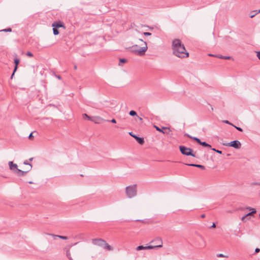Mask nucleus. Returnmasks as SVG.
I'll use <instances>...</instances> for the list:
<instances>
[{
    "label": "nucleus",
    "mask_w": 260,
    "mask_h": 260,
    "mask_svg": "<svg viewBox=\"0 0 260 260\" xmlns=\"http://www.w3.org/2000/svg\"><path fill=\"white\" fill-rule=\"evenodd\" d=\"M173 54L179 58H187L189 53L186 51L184 45L179 39H175L172 42Z\"/></svg>",
    "instance_id": "obj_1"
},
{
    "label": "nucleus",
    "mask_w": 260,
    "mask_h": 260,
    "mask_svg": "<svg viewBox=\"0 0 260 260\" xmlns=\"http://www.w3.org/2000/svg\"><path fill=\"white\" fill-rule=\"evenodd\" d=\"M144 46L142 47H140L137 45H133L130 48L131 52L139 56L144 55L148 48L146 42H144Z\"/></svg>",
    "instance_id": "obj_2"
},
{
    "label": "nucleus",
    "mask_w": 260,
    "mask_h": 260,
    "mask_svg": "<svg viewBox=\"0 0 260 260\" xmlns=\"http://www.w3.org/2000/svg\"><path fill=\"white\" fill-rule=\"evenodd\" d=\"M8 164L10 169L18 176H24L29 172V170L24 171L18 169L17 164H14L12 161H9Z\"/></svg>",
    "instance_id": "obj_3"
},
{
    "label": "nucleus",
    "mask_w": 260,
    "mask_h": 260,
    "mask_svg": "<svg viewBox=\"0 0 260 260\" xmlns=\"http://www.w3.org/2000/svg\"><path fill=\"white\" fill-rule=\"evenodd\" d=\"M125 192L128 198L134 197L137 194V185L134 184L127 186L125 188Z\"/></svg>",
    "instance_id": "obj_4"
},
{
    "label": "nucleus",
    "mask_w": 260,
    "mask_h": 260,
    "mask_svg": "<svg viewBox=\"0 0 260 260\" xmlns=\"http://www.w3.org/2000/svg\"><path fill=\"white\" fill-rule=\"evenodd\" d=\"M179 148L181 153L184 155L191 156L194 157H197L195 154L193 153V150L190 148L181 145L179 146Z\"/></svg>",
    "instance_id": "obj_5"
},
{
    "label": "nucleus",
    "mask_w": 260,
    "mask_h": 260,
    "mask_svg": "<svg viewBox=\"0 0 260 260\" xmlns=\"http://www.w3.org/2000/svg\"><path fill=\"white\" fill-rule=\"evenodd\" d=\"M150 243H153L154 245H151L152 249H157L162 247L163 242L160 237H157L150 241Z\"/></svg>",
    "instance_id": "obj_6"
},
{
    "label": "nucleus",
    "mask_w": 260,
    "mask_h": 260,
    "mask_svg": "<svg viewBox=\"0 0 260 260\" xmlns=\"http://www.w3.org/2000/svg\"><path fill=\"white\" fill-rule=\"evenodd\" d=\"M223 145L224 146L232 147L235 149H239L241 146L240 142L238 140H235L228 143H223Z\"/></svg>",
    "instance_id": "obj_7"
},
{
    "label": "nucleus",
    "mask_w": 260,
    "mask_h": 260,
    "mask_svg": "<svg viewBox=\"0 0 260 260\" xmlns=\"http://www.w3.org/2000/svg\"><path fill=\"white\" fill-rule=\"evenodd\" d=\"M154 127L155 128L156 131L162 133L164 134L169 135L171 132L170 128L167 127L162 126V128H159L157 126L154 125Z\"/></svg>",
    "instance_id": "obj_8"
},
{
    "label": "nucleus",
    "mask_w": 260,
    "mask_h": 260,
    "mask_svg": "<svg viewBox=\"0 0 260 260\" xmlns=\"http://www.w3.org/2000/svg\"><path fill=\"white\" fill-rule=\"evenodd\" d=\"M105 240L101 239V238H96L93 239L92 240V243L93 244L95 245H97L99 246L102 247L104 246V244L105 243Z\"/></svg>",
    "instance_id": "obj_9"
},
{
    "label": "nucleus",
    "mask_w": 260,
    "mask_h": 260,
    "mask_svg": "<svg viewBox=\"0 0 260 260\" xmlns=\"http://www.w3.org/2000/svg\"><path fill=\"white\" fill-rule=\"evenodd\" d=\"M129 135L132 136L133 138H134L136 141L138 142V143L141 145H142L144 143V139L143 137H139L134 134L133 132H130L129 133Z\"/></svg>",
    "instance_id": "obj_10"
},
{
    "label": "nucleus",
    "mask_w": 260,
    "mask_h": 260,
    "mask_svg": "<svg viewBox=\"0 0 260 260\" xmlns=\"http://www.w3.org/2000/svg\"><path fill=\"white\" fill-rule=\"evenodd\" d=\"M52 26L53 27H55L56 28H59V27H63V28H65L64 25L63 23L60 21H54L52 24Z\"/></svg>",
    "instance_id": "obj_11"
},
{
    "label": "nucleus",
    "mask_w": 260,
    "mask_h": 260,
    "mask_svg": "<svg viewBox=\"0 0 260 260\" xmlns=\"http://www.w3.org/2000/svg\"><path fill=\"white\" fill-rule=\"evenodd\" d=\"M19 62H20V60L18 58H15L14 59V63H15V67H14V71H13V72L11 76V79H12L13 78V77L15 74V72L16 71L17 69V68H18V64L19 63Z\"/></svg>",
    "instance_id": "obj_12"
},
{
    "label": "nucleus",
    "mask_w": 260,
    "mask_h": 260,
    "mask_svg": "<svg viewBox=\"0 0 260 260\" xmlns=\"http://www.w3.org/2000/svg\"><path fill=\"white\" fill-rule=\"evenodd\" d=\"M146 249H152V247L151 245H148L147 246H144L143 245H140L137 247L136 250L137 251L141 250H146Z\"/></svg>",
    "instance_id": "obj_13"
},
{
    "label": "nucleus",
    "mask_w": 260,
    "mask_h": 260,
    "mask_svg": "<svg viewBox=\"0 0 260 260\" xmlns=\"http://www.w3.org/2000/svg\"><path fill=\"white\" fill-rule=\"evenodd\" d=\"M185 165L191 167H195L201 169L202 170H205V167L201 165L194 164H185Z\"/></svg>",
    "instance_id": "obj_14"
},
{
    "label": "nucleus",
    "mask_w": 260,
    "mask_h": 260,
    "mask_svg": "<svg viewBox=\"0 0 260 260\" xmlns=\"http://www.w3.org/2000/svg\"><path fill=\"white\" fill-rule=\"evenodd\" d=\"M103 247L106 250L112 251L113 250V248L109 244H108L106 241L105 242V243L104 244V246H103Z\"/></svg>",
    "instance_id": "obj_15"
},
{
    "label": "nucleus",
    "mask_w": 260,
    "mask_h": 260,
    "mask_svg": "<svg viewBox=\"0 0 260 260\" xmlns=\"http://www.w3.org/2000/svg\"><path fill=\"white\" fill-rule=\"evenodd\" d=\"M260 13V10H256L251 11L249 13L250 17L253 18L256 15Z\"/></svg>",
    "instance_id": "obj_16"
},
{
    "label": "nucleus",
    "mask_w": 260,
    "mask_h": 260,
    "mask_svg": "<svg viewBox=\"0 0 260 260\" xmlns=\"http://www.w3.org/2000/svg\"><path fill=\"white\" fill-rule=\"evenodd\" d=\"M50 235L53 237L54 240H55L56 238H60L61 239H63V240H67L68 239V237H67V236L56 235H54V234H50Z\"/></svg>",
    "instance_id": "obj_17"
},
{
    "label": "nucleus",
    "mask_w": 260,
    "mask_h": 260,
    "mask_svg": "<svg viewBox=\"0 0 260 260\" xmlns=\"http://www.w3.org/2000/svg\"><path fill=\"white\" fill-rule=\"evenodd\" d=\"M101 118L100 117H92L90 121H93L96 123L100 122V120Z\"/></svg>",
    "instance_id": "obj_18"
},
{
    "label": "nucleus",
    "mask_w": 260,
    "mask_h": 260,
    "mask_svg": "<svg viewBox=\"0 0 260 260\" xmlns=\"http://www.w3.org/2000/svg\"><path fill=\"white\" fill-rule=\"evenodd\" d=\"M199 144L205 147H211V146L210 144L206 143V142H202L201 141L199 143Z\"/></svg>",
    "instance_id": "obj_19"
},
{
    "label": "nucleus",
    "mask_w": 260,
    "mask_h": 260,
    "mask_svg": "<svg viewBox=\"0 0 260 260\" xmlns=\"http://www.w3.org/2000/svg\"><path fill=\"white\" fill-rule=\"evenodd\" d=\"M246 209H248L249 211H251L250 212L251 213H252V215L254 214L256 212V210L255 209L252 208L250 207H248L246 208Z\"/></svg>",
    "instance_id": "obj_20"
},
{
    "label": "nucleus",
    "mask_w": 260,
    "mask_h": 260,
    "mask_svg": "<svg viewBox=\"0 0 260 260\" xmlns=\"http://www.w3.org/2000/svg\"><path fill=\"white\" fill-rule=\"evenodd\" d=\"M53 34L54 35H57L59 33V30H58V28H56L55 27L53 28Z\"/></svg>",
    "instance_id": "obj_21"
},
{
    "label": "nucleus",
    "mask_w": 260,
    "mask_h": 260,
    "mask_svg": "<svg viewBox=\"0 0 260 260\" xmlns=\"http://www.w3.org/2000/svg\"><path fill=\"white\" fill-rule=\"evenodd\" d=\"M83 118H87L88 120H90L92 117L88 116L87 114L84 113L82 115Z\"/></svg>",
    "instance_id": "obj_22"
},
{
    "label": "nucleus",
    "mask_w": 260,
    "mask_h": 260,
    "mask_svg": "<svg viewBox=\"0 0 260 260\" xmlns=\"http://www.w3.org/2000/svg\"><path fill=\"white\" fill-rule=\"evenodd\" d=\"M129 114L132 116H135L137 115V112L134 110L130 111V112H129Z\"/></svg>",
    "instance_id": "obj_23"
},
{
    "label": "nucleus",
    "mask_w": 260,
    "mask_h": 260,
    "mask_svg": "<svg viewBox=\"0 0 260 260\" xmlns=\"http://www.w3.org/2000/svg\"><path fill=\"white\" fill-rule=\"evenodd\" d=\"M127 61V60L125 58H120L119 59V66H121V63H125Z\"/></svg>",
    "instance_id": "obj_24"
},
{
    "label": "nucleus",
    "mask_w": 260,
    "mask_h": 260,
    "mask_svg": "<svg viewBox=\"0 0 260 260\" xmlns=\"http://www.w3.org/2000/svg\"><path fill=\"white\" fill-rule=\"evenodd\" d=\"M23 164H24V165H29V166H30V168H29V169L28 170H29V171L31 169V168H32V166H31V165L30 163H29V162H28V161H27V160H25L23 162Z\"/></svg>",
    "instance_id": "obj_25"
},
{
    "label": "nucleus",
    "mask_w": 260,
    "mask_h": 260,
    "mask_svg": "<svg viewBox=\"0 0 260 260\" xmlns=\"http://www.w3.org/2000/svg\"><path fill=\"white\" fill-rule=\"evenodd\" d=\"M0 31L11 32L12 29L11 28H7L6 29H2V30H0Z\"/></svg>",
    "instance_id": "obj_26"
},
{
    "label": "nucleus",
    "mask_w": 260,
    "mask_h": 260,
    "mask_svg": "<svg viewBox=\"0 0 260 260\" xmlns=\"http://www.w3.org/2000/svg\"><path fill=\"white\" fill-rule=\"evenodd\" d=\"M191 139L194 140L195 141H196L199 144V143L201 141V140L200 139H199L197 137H192V138H191Z\"/></svg>",
    "instance_id": "obj_27"
},
{
    "label": "nucleus",
    "mask_w": 260,
    "mask_h": 260,
    "mask_svg": "<svg viewBox=\"0 0 260 260\" xmlns=\"http://www.w3.org/2000/svg\"><path fill=\"white\" fill-rule=\"evenodd\" d=\"M252 215H252V213H251V212H249L248 213H247V214H246L245 216H243V217H242V219H242V220H244V219L246 217H247V216H252Z\"/></svg>",
    "instance_id": "obj_28"
},
{
    "label": "nucleus",
    "mask_w": 260,
    "mask_h": 260,
    "mask_svg": "<svg viewBox=\"0 0 260 260\" xmlns=\"http://www.w3.org/2000/svg\"><path fill=\"white\" fill-rule=\"evenodd\" d=\"M66 255H67V256L68 257L69 259H70V260H72V258L71 256V253H70L69 250H67V253H66Z\"/></svg>",
    "instance_id": "obj_29"
},
{
    "label": "nucleus",
    "mask_w": 260,
    "mask_h": 260,
    "mask_svg": "<svg viewBox=\"0 0 260 260\" xmlns=\"http://www.w3.org/2000/svg\"><path fill=\"white\" fill-rule=\"evenodd\" d=\"M212 150L216 152L217 153H218L219 154H222V153L221 150H217L215 148H212Z\"/></svg>",
    "instance_id": "obj_30"
},
{
    "label": "nucleus",
    "mask_w": 260,
    "mask_h": 260,
    "mask_svg": "<svg viewBox=\"0 0 260 260\" xmlns=\"http://www.w3.org/2000/svg\"><path fill=\"white\" fill-rule=\"evenodd\" d=\"M233 126H234L235 127V128L236 129H237L238 131H240V132H243V129L242 128L240 127H238V126H236L234 125H233Z\"/></svg>",
    "instance_id": "obj_31"
},
{
    "label": "nucleus",
    "mask_w": 260,
    "mask_h": 260,
    "mask_svg": "<svg viewBox=\"0 0 260 260\" xmlns=\"http://www.w3.org/2000/svg\"><path fill=\"white\" fill-rule=\"evenodd\" d=\"M26 55L29 57H32L34 56L33 54L29 51L26 53Z\"/></svg>",
    "instance_id": "obj_32"
},
{
    "label": "nucleus",
    "mask_w": 260,
    "mask_h": 260,
    "mask_svg": "<svg viewBox=\"0 0 260 260\" xmlns=\"http://www.w3.org/2000/svg\"><path fill=\"white\" fill-rule=\"evenodd\" d=\"M232 57L229 56H223L222 59H230Z\"/></svg>",
    "instance_id": "obj_33"
},
{
    "label": "nucleus",
    "mask_w": 260,
    "mask_h": 260,
    "mask_svg": "<svg viewBox=\"0 0 260 260\" xmlns=\"http://www.w3.org/2000/svg\"><path fill=\"white\" fill-rule=\"evenodd\" d=\"M143 35L144 36H151V33L150 32H144L143 33Z\"/></svg>",
    "instance_id": "obj_34"
},
{
    "label": "nucleus",
    "mask_w": 260,
    "mask_h": 260,
    "mask_svg": "<svg viewBox=\"0 0 260 260\" xmlns=\"http://www.w3.org/2000/svg\"><path fill=\"white\" fill-rule=\"evenodd\" d=\"M224 123H226V124H230V125H231L232 126H233L234 124H233L232 123H231L228 120H224L223 121Z\"/></svg>",
    "instance_id": "obj_35"
},
{
    "label": "nucleus",
    "mask_w": 260,
    "mask_h": 260,
    "mask_svg": "<svg viewBox=\"0 0 260 260\" xmlns=\"http://www.w3.org/2000/svg\"><path fill=\"white\" fill-rule=\"evenodd\" d=\"M107 121L111 122L113 123H116V120L114 118L112 119L111 120H107Z\"/></svg>",
    "instance_id": "obj_36"
},
{
    "label": "nucleus",
    "mask_w": 260,
    "mask_h": 260,
    "mask_svg": "<svg viewBox=\"0 0 260 260\" xmlns=\"http://www.w3.org/2000/svg\"><path fill=\"white\" fill-rule=\"evenodd\" d=\"M217 256L218 257H224L225 256L222 253H219L217 254Z\"/></svg>",
    "instance_id": "obj_37"
},
{
    "label": "nucleus",
    "mask_w": 260,
    "mask_h": 260,
    "mask_svg": "<svg viewBox=\"0 0 260 260\" xmlns=\"http://www.w3.org/2000/svg\"><path fill=\"white\" fill-rule=\"evenodd\" d=\"M256 53H257L256 56H257V58L260 60V51L256 52Z\"/></svg>",
    "instance_id": "obj_38"
},
{
    "label": "nucleus",
    "mask_w": 260,
    "mask_h": 260,
    "mask_svg": "<svg viewBox=\"0 0 260 260\" xmlns=\"http://www.w3.org/2000/svg\"><path fill=\"white\" fill-rule=\"evenodd\" d=\"M216 57L219 58H221V59H222V57H223V55H216L215 56Z\"/></svg>",
    "instance_id": "obj_39"
},
{
    "label": "nucleus",
    "mask_w": 260,
    "mask_h": 260,
    "mask_svg": "<svg viewBox=\"0 0 260 260\" xmlns=\"http://www.w3.org/2000/svg\"><path fill=\"white\" fill-rule=\"evenodd\" d=\"M259 251H260L259 248H256L255 249V253H258V252H259Z\"/></svg>",
    "instance_id": "obj_40"
},
{
    "label": "nucleus",
    "mask_w": 260,
    "mask_h": 260,
    "mask_svg": "<svg viewBox=\"0 0 260 260\" xmlns=\"http://www.w3.org/2000/svg\"><path fill=\"white\" fill-rule=\"evenodd\" d=\"M32 134H33V133L32 132V133H31L29 134V136H28V138H29V139H31V138H32V137H34V136H33V135H32Z\"/></svg>",
    "instance_id": "obj_41"
},
{
    "label": "nucleus",
    "mask_w": 260,
    "mask_h": 260,
    "mask_svg": "<svg viewBox=\"0 0 260 260\" xmlns=\"http://www.w3.org/2000/svg\"><path fill=\"white\" fill-rule=\"evenodd\" d=\"M251 184L253 185H260V183L254 182V183H252Z\"/></svg>",
    "instance_id": "obj_42"
},
{
    "label": "nucleus",
    "mask_w": 260,
    "mask_h": 260,
    "mask_svg": "<svg viewBox=\"0 0 260 260\" xmlns=\"http://www.w3.org/2000/svg\"><path fill=\"white\" fill-rule=\"evenodd\" d=\"M215 227H216V224L214 222H213L212 225L211 226V228H214Z\"/></svg>",
    "instance_id": "obj_43"
},
{
    "label": "nucleus",
    "mask_w": 260,
    "mask_h": 260,
    "mask_svg": "<svg viewBox=\"0 0 260 260\" xmlns=\"http://www.w3.org/2000/svg\"><path fill=\"white\" fill-rule=\"evenodd\" d=\"M56 77L58 79H61V76H59V75H57V76L56 75Z\"/></svg>",
    "instance_id": "obj_44"
},
{
    "label": "nucleus",
    "mask_w": 260,
    "mask_h": 260,
    "mask_svg": "<svg viewBox=\"0 0 260 260\" xmlns=\"http://www.w3.org/2000/svg\"><path fill=\"white\" fill-rule=\"evenodd\" d=\"M205 217V214H202L201 215V217L202 218H204Z\"/></svg>",
    "instance_id": "obj_45"
},
{
    "label": "nucleus",
    "mask_w": 260,
    "mask_h": 260,
    "mask_svg": "<svg viewBox=\"0 0 260 260\" xmlns=\"http://www.w3.org/2000/svg\"><path fill=\"white\" fill-rule=\"evenodd\" d=\"M186 136H187V137H188V138H190V139H191V138H192V136H190V135H188V134H187V135H186Z\"/></svg>",
    "instance_id": "obj_46"
},
{
    "label": "nucleus",
    "mask_w": 260,
    "mask_h": 260,
    "mask_svg": "<svg viewBox=\"0 0 260 260\" xmlns=\"http://www.w3.org/2000/svg\"><path fill=\"white\" fill-rule=\"evenodd\" d=\"M74 68L75 70H76L77 68V66L76 65H74Z\"/></svg>",
    "instance_id": "obj_47"
},
{
    "label": "nucleus",
    "mask_w": 260,
    "mask_h": 260,
    "mask_svg": "<svg viewBox=\"0 0 260 260\" xmlns=\"http://www.w3.org/2000/svg\"><path fill=\"white\" fill-rule=\"evenodd\" d=\"M32 159H33V158H32V157L30 158L29 159V160L30 161H31Z\"/></svg>",
    "instance_id": "obj_48"
},
{
    "label": "nucleus",
    "mask_w": 260,
    "mask_h": 260,
    "mask_svg": "<svg viewBox=\"0 0 260 260\" xmlns=\"http://www.w3.org/2000/svg\"><path fill=\"white\" fill-rule=\"evenodd\" d=\"M209 56H214V55H212V54H209Z\"/></svg>",
    "instance_id": "obj_49"
},
{
    "label": "nucleus",
    "mask_w": 260,
    "mask_h": 260,
    "mask_svg": "<svg viewBox=\"0 0 260 260\" xmlns=\"http://www.w3.org/2000/svg\"><path fill=\"white\" fill-rule=\"evenodd\" d=\"M139 118L140 120H142V118L139 117Z\"/></svg>",
    "instance_id": "obj_50"
},
{
    "label": "nucleus",
    "mask_w": 260,
    "mask_h": 260,
    "mask_svg": "<svg viewBox=\"0 0 260 260\" xmlns=\"http://www.w3.org/2000/svg\"><path fill=\"white\" fill-rule=\"evenodd\" d=\"M140 40L143 42V41L142 39H140Z\"/></svg>",
    "instance_id": "obj_51"
},
{
    "label": "nucleus",
    "mask_w": 260,
    "mask_h": 260,
    "mask_svg": "<svg viewBox=\"0 0 260 260\" xmlns=\"http://www.w3.org/2000/svg\"><path fill=\"white\" fill-rule=\"evenodd\" d=\"M29 183H30V184H31V183H32V182L30 181V182H29Z\"/></svg>",
    "instance_id": "obj_52"
},
{
    "label": "nucleus",
    "mask_w": 260,
    "mask_h": 260,
    "mask_svg": "<svg viewBox=\"0 0 260 260\" xmlns=\"http://www.w3.org/2000/svg\"><path fill=\"white\" fill-rule=\"evenodd\" d=\"M259 218H260V214L259 215Z\"/></svg>",
    "instance_id": "obj_53"
}]
</instances>
